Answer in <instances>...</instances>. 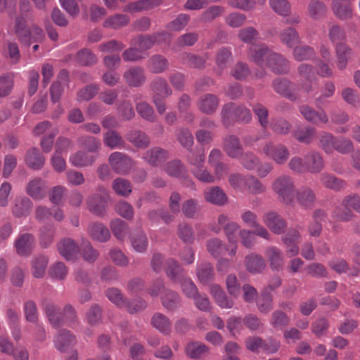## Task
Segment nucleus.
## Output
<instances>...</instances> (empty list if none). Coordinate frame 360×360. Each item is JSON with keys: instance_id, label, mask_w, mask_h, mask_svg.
I'll use <instances>...</instances> for the list:
<instances>
[{"instance_id": "obj_1", "label": "nucleus", "mask_w": 360, "mask_h": 360, "mask_svg": "<svg viewBox=\"0 0 360 360\" xmlns=\"http://www.w3.org/2000/svg\"><path fill=\"white\" fill-rule=\"evenodd\" d=\"M165 271L167 276L172 281L181 285V290L186 297L193 298L198 293V289L192 280L183 275V269L176 260L173 259H168Z\"/></svg>"}, {"instance_id": "obj_2", "label": "nucleus", "mask_w": 360, "mask_h": 360, "mask_svg": "<svg viewBox=\"0 0 360 360\" xmlns=\"http://www.w3.org/2000/svg\"><path fill=\"white\" fill-rule=\"evenodd\" d=\"M43 309L50 323L55 328L60 327L66 322L72 323L77 319L75 308L70 304L65 306L63 311L53 303L44 302Z\"/></svg>"}, {"instance_id": "obj_3", "label": "nucleus", "mask_w": 360, "mask_h": 360, "mask_svg": "<svg viewBox=\"0 0 360 360\" xmlns=\"http://www.w3.org/2000/svg\"><path fill=\"white\" fill-rule=\"evenodd\" d=\"M218 226H212L211 229L216 233L221 231L223 227L224 233L227 238L229 245L226 248L228 254L230 256L235 255L237 251V236L240 230V226L235 221H230L227 215L221 214L217 218Z\"/></svg>"}, {"instance_id": "obj_4", "label": "nucleus", "mask_w": 360, "mask_h": 360, "mask_svg": "<svg viewBox=\"0 0 360 360\" xmlns=\"http://www.w3.org/2000/svg\"><path fill=\"white\" fill-rule=\"evenodd\" d=\"M13 32L20 42L27 46L32 42H41L44 39L42 29L37 25H32V30H30L25 18L22 16L15 18Z\"/></svg>"}, {"instance_id": "obj_5", "label": "nucleus", "mask_w": 360, "mask_h": 360, "mask_svg": "<svg viewBox=\"0 0 360 360\" xmlns=\"http://www.w3.org/2000/svg\"><path fill=\"white\" fill-rule=\"evenodd\" d=\"M271 188L278 199L283 204L292 205L295 202V183L288 175H281L275 179Z\"/></svg>"}, {"instance_id": "obj_6", "label": "nucleus", "mask_w": 360, "mask_h": 360, "mask_svg": "<svg viewBox=\"0 0 360 360\" xmlns=\"http://www.w3.org/2000/svg\"><path fill=\"white\" fill-rule=\"evenodd\" d=\"M221 119L225 125H229L233 121L248 122L252 119V115L245 106L229 103L222 108Z\"/></svg>"}, {"instance_id": "obj_7", "label": "nucleus", "mask_w": 360, "mask_h": 360, "mask_svg": "<svg viewBox=\"0 0 360 360\" xmlns=\"http://www.w3.org/2000/svg\"><path fill=\"white\" fill-rule=\"evenodd\" d=\"M262 153L278 165L286 163L290 156L287 146L273 141H268L264 145Z\"/></svg>"}, {"instance_id": "obj_8", "label": "nucleus", "mask_w": 360, "mask_h": 360, "mask_svg": "<svg viewBox=\"0 0 360 360\" xmlns=\"http://www.w3.org/2000/svg\"><path fill=\"white\" fill-rule=\"evenodd\" d=\"M106 296L108 300L118 306L119 307H125L130 313H134L144 309L146 303L143 300H138L132 302H127L124 299L122 293L117 288H109L106 291Z\"/></svg>"}, {"instance_id": "obj_9", "label": "nucleus", "mask_w": 360, "mask_h": 360, "mask_svg": "<svg viewBox=\"0 0 360 360\" xmlns=\"http://www.w3.org/2000/svg\"><path fill=\"white\" fill-rule=\"evenodd\" d=\"M109 164L117 174H127L133 166V161L128 155L121 152H114L109 155Z\"/></svg>"}, {"instance_id": "obj_10", "label": "nucleus", "mask_w": 360, "mask_h": 360, "mask_svg": "<svg viewBox=\"0 0 360 360\" xmlns=\"http://www.w3.org/2000/svg\"><path fill=\"white\" fill-rule=\"evenodd\" d=\"M274 53L265 44H255L250 47L248 51L249 59L261 67H265L268 59Z\"/></svg>"}, {"instance_id": "obj_11", "label": "nucleus", "mask_w": 360, "mask_h": 360, "mask_svg": "<svg viewBox=\"0 0 360 360\" xmlns=\"http://www.w3.org/2000/svg\"><path fill=\"white\" fill-rule=\"evenodd\" d=\"M35 245L34 237L29 233H23L18 236L14 242V248L20 256H29Z\"/></svg>"}, {"instance_id": "obj_12", "label": "nucleus", "mask_w": 360, "mask_h": 360, "mask_svg": "<svg viewBox=\"0 0 360 360\" xmlns=\"http://www.w3.org/2000/svg\"><path fill=\"white\" fill-rule=\"evenodd\" d=\"M264 224L275 234H281L287 227L286 221L276 212H266L262 217Z\"/></svg>"}, {"instance_id": "obj_13", "label": "nucleus", "mask_w": 360, "mask_h": 360, "mask_svg": "<svg viewBox=\"0 0 360 360\" xmlns=\"http://www.w3.org/2000/svg\"><path fill=\"white\" fill-rule=\"evenodd\" d=\"M108 198V195L105 189H103L101 193L89 196L87 200L89 210L96 215H103L105 212Z\"/></svg>"}, {"instance_id": "obj_14", "label": "nucleus", "mask_w": 360, "mask_h": 360, "mask_svg": "<svg viewBox=\"0 0 360 360\" xmlns=\"http://www.w3.org/2000/svg\"><path fill=\"white\" fill-rule=\"evenodd\" d=\"M273 87L276 92L288 98L295 101L299 98L298 89L295 86L284 78L275 79Z\"/></svg>"}, {"instance_id": "obj_15", "label": "nucleus", "mask_w": 360, "mask_h": 360, "mask_svg": "<svg viewBox=\"0 0 360 360\" xmlns=\"http://www.w3.org/2000/svg\"><path fill=\"white\" fill-rule=\"evenodd\" d=\"M161 37H169L165 32H158L153 35H139L134 37L131 41V45L137 47L143 53L144 51L150 49L156 42H160Z\"/></svg>"}, {"instance_id": "obj_16", "label": "nucleus", "mask_w": 360, "mask_h": 360, "mask_svg": "<svg viewBox=\"0 0 360 360\" xmlns=\"http://www.w3.org/2000/svg\"><path fill=\"white\" fill-rule=\"evenodd\" d=\"M299 110L307 122L314 124H326L328 122V117L323 110L316 111L309 105H302L300 106Z\"/></svg>"}, {"instance_id": "obj_17", "label": "nucleus", "mask_w": 360, "mask_h": 360, "mask_svg": "<svg viewBox=\"0 0 360 360\" xmlns=\"http://www.w3.org/2000/svg\"><path fill=\"white\" fill-rule=\"evenodd\" d=\"M25 191L34 200H41L46 195V182L40 177L34 178L27 183Z\"/></svg>"}, {"instance_id": "obj_18", "label": "nucleus", "mask_w": 360, "mask_h": 360, "mask_svg": "<svg viewBox=\"0 0 360 360\" xmlns=\"http://www.w3.org/2000/svg\"><path fill=\"white\" fill-rule=\"evenodd\" d=\"M300 239V233L295 229H290L281 238V240L286 248V252L289 257H295L299 254L298 243Z\"/></svg>"}, {"instance_id": "obj_19", "label": "nucleus", "mask_w": 360, "mask_h": 360, "mask_svg": "<svg viewBox=\"0 0 360 360\" xmlns=\"http://www.w3.org/2000/svg\"><path fill=\"white\" fill-rule=\"evenodd\" d=\"M295 194L296 201L304 208H311L316 200L314 191L307 186H302L296 190Z\"/></svg>"}, {"instance_id": "obj_20", "label": "nucleus", "mask_w": 360, "mask_h": 360, "mask_svg": "<svg viewBox=\"0 0 360 360\" xmlns=\"http://www.w3.org/2000/svg\"><path fill=\"white\" fill-rule=\"evenodd\" d=\"M223 149L231 158H238L243 155V147L239 139L235 135H228L224 139Z\"/></svg>"}, {"instance_id": "obj_21", "label": "nucleus", "mask_w": 360, "mask_h": 360, "mask_svg": "<svg viewBox=\"0 0 360 360\" xmlns=\"http://www.w3.org/2000/svg\"><path fill=\"white\" fill-rule=\"evenodd\" d=\"M87 233L94 240L100 243L107 242L110 238L108 227L99 222H91L87 226Z\"/></svg>"}, {"instance_id": "obj_22", "label": "nucleus", "mask_w": 360, "mask_h": 360, "mask_svg": "<svg viewBox=\"0 0 360 360\" xmlns=\"http://www.w3.org/2000/svg\"><path fill=\"white\" fill-rule=\"evenodd\" d=\"M98 156L88 151L78 150L69 158L70 162L76 167H87L93 165Z\"/></svg>"}, {"instance_id": "obj_23", "label": "nucleus", "mask_w": 360, "mask_h": 360, "mask_svg": "<svg viewBox=\"0 0 360 360\" xmlns=\"http://www.w3.org/2000/svg\"><path fill=\"white\" fill-rule=\"evenodd\" d=\"M219 100L218 97L212 94L201 96L197 101V107L202 113L210 115L214 113L218 108Z\"/></svg>"}, {"instance_id": "obj_24", "label": "nucleus", "mask_w": 360, "mask_h": 360, "mask_svg": "<svg viewBox=\"0 0 360 360\" xmlns=\"http://www.w3.org/2000/svg\"><path fill=\"white\" fill-rule=\"evenodd\" d=\"M124 78L130 86L138 87L146 82L145 71L143 68L134 66L124 73Z\"/></svg>"}, {"instance_id": "obj_25", "label": "nucleus", "mask_w": 360, "mask_h": 360, "mask_svg": "<svg viewBox=\"0 0 360 360\" xmlns=\"http://www.w3.org/2000/svg\"><path fill=\"white\" fill-rule=\"evenodd\" d=\"M33 207L32 200L26 196L16 197L13 203L12 212L16 217H27Z\"/></svg>"}, {"instance_id": "obj_26", "label": "nucleus", "mask_w": 360, "mask_h": 360, "mask_svg": "<svg viewBox=\"0 0 360 360\" xmlns=\"http://www.w3.org/2000/svg\"><path fill=\"white\" fill-rule=\"evenodd\" d=\"M265 256L272 270L279 271L282 269L284 257L282 251L276 246H270L265 250Z\"/></svg>"}, {"instance_id": "obj_27", "label": "nucleus", "mask_w": 360, "mask_h": 360, "mask_svg": "<svg viewBox=\"0 0 360 360\" xmlns=\"http://www.w3.org/2000/svg\"><path fill=\"white\" fill-rule=\"evenodd\" d=\"M58 250L60 255L67 260L74 259L79 251L75 242L69 238H63L58 243Z\"/></svg>"}, {"instance_id": "obj_28", "label": "nucleus", "mask_w": 360, "mask_h": 360, "mask_svg": "<svg viewBox=\"0 0 360 360\" xmlns=\"http://www.w3.org/2000/svg\"><path fill=\"white\" fill-rule=\"evenodd\" d=\"M265 67L270 68L274 72L285 74L289 70V62L283 56L274 52Z\"/></svg>"}, {"instance_id": "obj_29", "label": "nucleus", "mask_w": 360, "mask_h": 360, "mask_svg": "<svg viewBox=\"0 0 360 360\" xmlns=\"http://www.w3.org/2000/svg\"><path fill=\"white\" fill-rule=\"evenodd\" d=\"M335 49L337 67L340 70L345 69L348 60L353 53L352 49L346 44L342 42L337 43Z\"/></svg>"}, {"instance_id": "obj_30", "label": "nucleus", "mask_w": 360, "mask_h": 360, "mask_svg": "<svg viewBox=\"0 0 360 360\" xmlns=\"http://www.w3.org/2000/svg\"><path fill=\"white\" fill-rule=\"evenodd\" d=\"M245 266L250 273L257 274L265 269L266 264L262 256L251 253L245 257Z\"/></svg>"}, {"instance_id": "obj_31", "label": "nucleus", "mask_w": 360, "mask_h": 360, "mask_svg": "<svg viewBox=\"0 0 360 360\" xmlns=\"http://www.w3.org/2000/svg\"><path fill=\"white\" fill-rule=\"evenodd\" d=\"M75 342V336L67 330H60L58 331L54 339L56 348L62 352H65L69 347Z\"/></svg>"}, {"instance_id": "obj_32", "label": "nucleus", "mask_w": 360, "mask_h": 360, "mask_svg": "<svg viewBox=\"0 0 360 360\" xmlns=\"http://www.w3.org/2000/svg\"><path fill=\"white\" fill-rule=\"evenodd\" d=\"M297 71L300 76L307 81L305 83L302 84L301 89L306 93H309L313 90L311 82L314 78V67L311 65L303 63L298 67Z\"/></svg>"}, {"instance_id": "obj_33", "label": "nucleus", "mask_w": 360, "mask_h": 360, "mask_svg": "<svg viewBox=\"0 0 360 360\" xmlns=\"http://www.w3.org/2000/svg\"><path fill=\"white\" fill-rule=\"evenodd\" d=\"M210 289V293L219 307L223 309H231L233 307L234 304L233 301L227 297L219 285H212Z\"/></svg>"}, {"instance_id": "obj_34", "label": "nucleus", "mask_w": 360, "mask_h": 360, "mask_svg": "<svg viewBox=\"0 0 360 360\" xmlns=\"http://www.w3.org/2000/svg\"><path fill=\"white\" fill-rule=\"evenodd\" d=\"M168 158V153L159 147L153 148L143 155V158L150 165L158 166Z\"/></svg>"}, {"instance_id": "obj_35", "label": "nucleus", "mask_w": 360, "mask_h": 360, "mask_svg": "<svg viewBox=\"0 0 360 360\" xmlns=\"http://www.w3.org/2000/svg\"><path fill=\"white\" fill-rule=\"evenodd\" d=\"M331 8L335 15L341 20L349 19L352 17L351 5L345 0H333Z\"/></svg>"}, {"instance_id": "obj_36", "label": "nucleus", "mask_w": 360, "mask_h": 360, "mask_svg": "<svg viewBox=\"0 0 360 360\" xmlns=\"http://www.w3.org/2000/svg\"><path fill=\"white\" fill-rule=\"evenodd\" d=\"M44 162L45 158L38 148H33L27 152L25 163L31 169L39 170L43 167Z\"/></svg>"}, {"instance_id": "obj_37", "label": "nucleus", "mask_w": 360, "mask_h": 360, "mask_svg": "<svg viewBox=\"0 0 360 360\" xmlns=\"http://www.w3.org/2000/svg\"><path fill=\"white\" fill-rule=\"evenodd\" d=\"M209 352V348L200 342H191L185 347V353L188 357L193 359H199L204 357Z\"/></svg>"}, {"instance_id": "obj_38", "label": "nucleus", "mask_w": 360, "mask_h": 360, "mask_svg": "<svg viewBox=\"0 0 360 360\" xmlns=\"http://www.w3.org/2000/svg\"><path fill=\"white\" fill-rule=\"evenodd\" d=\"M169 65V61L165 57L156 54L149 58L148 68L152 73L160 74L167 70Z\"/></svg>"}, {"instance_id": "obj_39", "label": "nucleus", "mask_w": 360, "mask_h": 360, "mask_svg": "<svg viewBox=\"0 0 360 360\" xmlns=\"http://www.w3.org/2000/svg\"><path fill=\"white\" fill-rule=\"evenodd\" d=\"M150 86L153 92V96H158L160 98L167 97L172 94V90L169 86L167 80L161 77H155Z\"/></svg>"}, {"instance_id": "obj_40", "label": "nucleus", "mask_w": 360, "mask_h": 360, "mask_svg": "<svg viewBox=\"0 0 360 360\" xmlns=\"http://www.w3.org/2000/svg\"><path fill=\"white\" fill-rule=\"evenodd\" d=\"M153 326L163 335H169L172 332V323L165 315L157 313L151 319Z\"/></svg>"}, {"instance_id": "obj_41", "label": "nucleus", "mask_w": 360, "mask_h": 360, "mask_svg": "<svg viewBox=\"0 0 360 360\" xmlns=\"http://www.w3.org/2000/svg\"><path fill=\"white\" fill-rule=\"evenodd\" d=\"M205 200L214 205H223L227 201V197L218 186L211 187L204 193Z\"/></svg>"}, {"instance_id": "obj_42", "label": "nucleus", "mask_w": 360, "mask_h": 360, "mask_svg": "<svg viewBox=\"0 0 360 360\" xmlns=\"http://www.w3.org/2000/svg\"><path fill=\"white\" fill-rule=\"evenodd\" d=\"M336 136L327 131H321L318 135V146L326 154H332L335 151Z\"/></svg>"}, {"instance_id": "obj_43", "label": "nucleus", "mask_w": 360, "mask_h": 360, "mask_svg": "<svg viewBox=\"0 0 360 360\" xmlns=\"http://www.w3.org/2000/svg\"><path fill=\"white\" fill-rule=\"evenodd\" d=\"M307 172L318 173L323 167L324 162L322 156L319 152L313 151L306 155Z\"/></svg>"}, {"instance_id": "obj_44", "label": "nucleus", "mask_w": 360, "mask_h": 360, "mask_svg": "<svg viewBox=\"0 0 360 360\" xmlns=\"http://www.w3.org/2000/svg\"><path fill=\"white\" fill-rule=\"evenodd\" d=\"M161 302L165 309L172 311L180 306L181 298L174 291L167 289L161 295Z\"/></svg>"}, {"instance_id": "obj_45", "label": "nucleus", "mask_w": 360, "mask_h": 360, "mask_svg": "<svg viewBox=\"0 0 360 360\" xmlns=\"http://www.w3.org/2000/svg\"><path fill=\"white\" fill-rule=\"evenodd\" d=\"M316 134V129L312 127H298L292 133L295 139L300 143L306 144L313 142Z\"/></svg>"}, {"instance_id": "obj_46", "label": "nucleus", "mask_w": 360, "mask_h": 360, "mask_svg": "<svg viewBox=\"0 0 360 360\" xmlns=\"http://www.w3.org/2000/svg\"><path fill=\"white\" fill-rule=\"evenodd\" d=\"M127 139L137 148H146L150 143L149 137L139 130H133L127 133Z\"/></svg>"}, {"instance_id": "obj_47", "label": "nucleus", "mask_w": 360, "mask_h": 360, "mask_svg": "<svg viewBox=\"0 0 360 360\" xmlns=\"http://www.w3.org/2000/svg\"><path fill=\"white\" fill-rule=\"evenodd\" d=\"M244 190H246L250 194L259 195L265 192L266 186L255 176L248 175L245 181Z\"/></svg>"}, {"instance_id": "obj_48", "label": "nucleus", "mask_w": 360, "mask_h": 360, "mask_svg": "<svg viewBox=\"0 0 360 360\" xmlns=\"http://www.w3.org/2000/svg\"><path fill=\"white\" fill-rule=\"evenodd\" d=\"M103 143L111 149L122 148L124 146L122 136L114 130H109L104 134Z\"/></svg>"}, {"instance_id": "obj_49", "label": "nucleus", "mask_w": 360, "mask_h": 360, "mask_svg": "<svg viewBox=\"0 0 360 360\" xmlns=\"http://www.w3.org/2000/svg\"><path fill=\"white\" fill-rule=\"evenodd\" d=\"M197 276L200 283L207 284L214 276L213 267L208 262H202L197 266Z\"/></svg>"}, {"instance_id": "obj_50", "label": "nucleus", "mask_w": 360, "mask_h": 360, "mask_svg": "<svg viewBox=\"0 0 360 360\" xmlns=\"http://www.w3.org/2000/svg\"><path fill=\"white\" fill-rule=\"evenodd\" d=\"M48 264V258L44 255H39L32 261V274L35 278H39L44 276Z\"/></svg>"}, {"instance_id": "obj_51", "label": "nucleus", "mask_w": 360, "mask_h": 360, "mask_svg": "<svg viewBox=\"0 0 360 360\" xmlns=\"http://www.w3.org/2000/svg\"><path fill=\"white\" fill-rule=\"evenodd\" d=\"M129 22L127 15L123 14H115L108 18L103 22V27L111 29H119L127 25Z\"/></svg>"}, {"instance_id": "obj_52", "label": "nucleus", "mask_w": 360, "mask_h": 360, "mask_svg": "<svg viewBox=\"0 0 360 360\" xmlns=\"http://www.w3.org/2000/svg\"><path fill=\"white\" fill-rule=\"evenodd\" d=\"M165 169L169 176L174 177L182 178L187 174L186 167L180 160H174L168 162Z\"/></svg>"}, {"instance_id": "obj_53", "label": "nucleus", "mask_w": 360, "mask_h": 360, "mask_svg": "<svg viewBox=\"0 0 360 360\" xmlns=\"http://www.w3.org/2000/svg\"><path fill=\"white\" fill-rule=\"evenodd\" d=\"M130 241L134 250L137 252H143L148 248V238L142 231L134 233L130 238Z\"/></svg>"}, {"instance_id": "obj_54", "label": "nucleus", "mask_w": 360, "mask_h": 360, "mask_svg": "<svg viewBox=\"0 0 360 360\" xmlns=\"http://www.w3.org/2000/svg\"><path fill=\"white\" fill-rule=\"evenodd\" d=\"M159 4L158 0H140L127 4L124 11L129 12H137L153 8Z\"/></svg>"}, {"instance_id": "obj_55", "label": "nucleus", "mask_w": 360, "mask_h": 360, "mask_svg": "<svg viewBox=\"0 0 360 360\" xmlns=\"http://www.w3.org/2000/svg\"><path fill=\"white\" fill-rule=\"evenodd\" d=\"M113 235L119 240H123L128 231L127 224L120 219H115L110 224Z\"/></svg>"}, {"instance_id": "obj_56", "label": "nucleus", "mask_w": 360, "mask_h": 360, "mask_svg": "<svg viewBox=\"0 0 360 360\" xmlns=\"http://www.w3.org/2000/svg\"><path fill=\"white\" fill-rule=\"evenodd\" d=\"M271 8L278 15L286 17L290 13L291 5L288 0H269Z\"/></svg>"}, {"instance_id": "obj_57", "label": "nucleus", "mask_w": 360, "mask_h": 360, "mask_svg": "<svg viewBox=\"0 0 360 360\" xmlns=\"http://www.w3.org/2000/svg\"><path fill=\"white\" fill-rule=\"evenodd\" d=\"M321 182L326 188L335 191H340L345 186L342 180L328 174H323L321 175Z\"/></svg>"}, {"instance_id": "obj_58", "label": "nucleus", "mask_w": 360, "mask_h": 360, "mask_svg": "<svg viewBox=\"0 0 360 360\" xmlns=\"http://www.w3.org/2000/svg\"><path fill=\"white\" fill-rule=\"evenodd\" d=\"M77 142L89 153H96L101 147L100 141L91 136H82L78 139Z\"/></svg>"}, {"instance_id": "obj_59", "label": "nucleus", "mask_w": 360, "mask_h": 360, "mask_svg": "<svg viewBox=\"0 0 360 360\" xmlns=\"http://www.w3.org/2000/svg\"><path fill=\"white\" fill-rule=\"evenodd\" d=\"M112 188L119 195L128 196L131 193V186L130 182L123 178H117L112 182Z\"/></svg>"}, {"instance_id": "obj_60", "label": "nucleus", "mask_w": 360, "mask_h": 360, "mask_svg": "<svg viewBox=\"0 0 360 360\" xmlns=\"http://www.w3.org/2000/svg\"><path fill=\"white\" fill-rule=\"evenodd\" d=\"M314 56V50L309 46H296L293 50V57L297 61L310 60Z\"/></svg>"}, {"instance_id": "obj_61", "label": "nucleus", "mask_w": 360, "mask_h": 360, "mask_svg": "<svg viewBox=\"0 0 360 360\" xmlns=\"http://www.w3.org/2000/svg\"><path fill=\"white\" fill-rule=\"evenodd\" d=\"M354 144L351 139L345 136L336 137L335 144V151L346 155L353 151Z\"/></svg>"}, {"instance_id": "obj_62", "label": "nucleus", "mask_w": 360, "mask_h": 360, "mask_svg": "<svg viewBox=\"0 0 360 360\" xmlns=\"http://www.w3.org/2000/svg\"><path fill=\"white\" fill-rule=\"evenodd\" d=\"M138 114L145 120L154 122L155 115L153 108L146 102L142 101L136 105Z\"/></svg>"}, {"instance_id": "obj_63", "label": "nucleus", "mask_w": 360, "mask_h": 360, "mask_svg": "<svg viewBox=\"0 0 360 360\" xmlns=\"http://www.w3.org/2000/svg\"><path fill=\"white\" fill-rule=\"evenodd\" d=\"M80 252L83 259L89 263L94 262L98 256V251L93 248L89 240H85L80 248Z\"/></svg>"}, {"instance_id": "obj_64", "label": "nucleus", "mask_w": 360, "mask_h": 360, "mask_svg": "<svg viewBox=\"0 0 360 360\" xmlns=\"http://www.w3.org/2000/svg\"><path fill=\"white\" fill-rule=\"evenodd\" d=\"M281 40L288 47L292 48L299 43L300 38L297 31L293 28L284 30L280 34Z\"/></svg>"}]
</instances>
